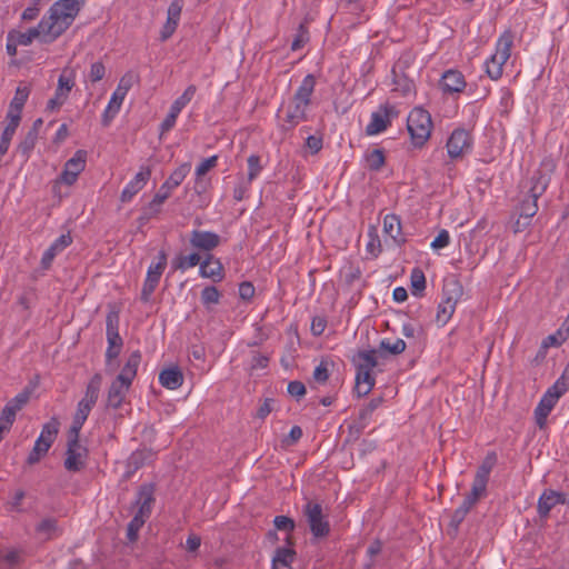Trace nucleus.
I'll return each instance as SVG.
<instances>
[{"label": "nucleus", "mask_w": 569, "mask_h": 569, "mask_svg": "<svg viewBox=\"0 0 569 569\" xmlns=\"http://www.w3.org/2000/svg\"><path fill=\"white\" fill-rule=\"evenodd\" d=\"M82 2L77 0H58L47 14L42 17L37 27L30 28L27 32L11 30L20 46H30L34 39L41 43L49 44L54 42L64 33L81 10Z\"/></svg>", "instance_id": "f257e3e1"}, {"label": "nucleus", "mask_w": 569, "mask_h": 569, "mask_svg": "<svg viewBox=\"0 0 569 569\" xmlns=\"http://www.w3.org/2000/svg\"><path fill=\"white\" fill-rule=\"evenodd\" d=\"M316 78L307 74L295 92L289 103L283 122L280 124L282 131H290L300 122L307 120V109L311 103V96L315 91Z\"/></svg>", "instance_id": "f03ea898"}, {"label": "nucleus", "mask_w": 569, "mask_h": 569, "mask_svg": "<svg viewBox=\"0 0 569 569\" xmlns=\"http://www.w3.org/2000/svg\"><path fill=\"white\" fill-rule=\"evenodd\" d=\"M356 367L355 391L358 397L367 396L375 387L376 379L372 369L377 367V350H360L352 357Z\"/></svg>", "instance_id": "7ed1b4c3"}, {"label": "nucleus", "mask_w": 569, "mask_h": 569, "mask_svg": "<svg viewBox=\"0 0 569 569\" xmlns=\"http://www.w3.org/2000/svg\"><path fill=\"white\" fill-rule=\"evenodd\" d=\"M102 383V377L100 373H94L92 378L89 380L84 397L78 402L76 413L72 419L71 427L69 431L72 433L79 432L82 429V426L84 425L90 411L92 410L93 406L96 405L100 388Z\"/></svg>", "instance_id": "20e7f679"}, {"label": "nucleus", "mask_w": 569, "mask_h": 569, "mask_svg": "<svg viewBox=\"0 0 569 569\" xmlns=\"http://www.w3.org/2000/svg\"><path fill=\"white\" fill-rule=\"evenodd\" d=\"M513 40V32L506 30L497 41L496 53L486 61V72L492 80H498L502 76L503 64L511 56Z\"/></svg>", "instance_id": "39448f33"}, {"label": "nucleus", "mask_w": 569, "mask_h": 569, "mask_svg": "<svg viewBox=\"0 0 569 569\" xmlns=\"http://www.w3.org/2000/svg\"><path fill=\"white\" fill-rule=\"evenodd\" d=\"M140 77L133 71L126 72L119 80L118 87L111 96V99L102 114V126L108 127L112 119L119 112L121 104L133 84L139 83Z\"/></svg>", "instance_id": "423d86ee"}, {"label": "nucleus", "mask_w": 569, "mask_h": 569, "mask_svg": "<svg viewBox=\"0 0 569 569\" xmlns=\"http://www.w3.org/2000/svg\"><path fill=\"white\" fill-rule=\"evenodd\" d=\"M407 128L412 143L416 147H422L429 139L432 129L430 113L422 108H415L408 116Z\"/></svg>", "instance_id": "0eeeda50"}, {"label": "nucleus", "mask_w": 569, "mask_h": 569, "mask_svg": "<svg viewBox=\"0 0 569 569\" xmlns=\"http://www.w3.org/2000/svg\"><path fill=\"white\" fill-rule=\"evenodd\" d=\"M311 535L317 539H322L330 533V522L328 516L323 512L322 505L316 500L308 499L302 507Z\"/></svg>", "instance_id": "6e6552de"}, {"label": "nucleus", "mask_w": 569, "mask_h": 569, "mask_svg": "<svg viewBox=\"0 0 569 569\" xmlns=\"http://www.w3.org/2000/svg\"><path fill=\"white\" fill-rule=\"evenodd\" d=\"M119 311L110 310L106 317V336L108 348L106 350V366L107 370L112 366V362L119 357L123 340L119 335Z\"/></svg>", "instance_id": "1a4fd4ad"}, {"label": "nucleus", "mask_w": 569, "mask_h": 569, "mask_svg": "<svg viewBox=\"0 0 569 569\" xmlns=\"http://www.w3.org/2000/svg\"><path fill=\"white\" fill-rule=\"evenodd\" d=\"M496 463L497 453L495 451H490L487 453L481 465L478 467L473 478L471 490L466 496V498L469 499L475 505L480 500V498L487 495V485L489 481V476Z\"/></svg>", "instance_id": "9d476101"}, {"label": "nucleus", "mask_w": 569, "mask_h": 569, "mask_svg": "<svg viewBox=\"0 0 569 569\" xmlns=\"http://www.w3.org/2000/svg\"><path fill=\"white\" fill-rule=\"evenodd\" d=\"M80 433L68 431L67 451L63 466L69 472H79L86 467L87 447L80 443Z\"/></svg>", "instance_id": "9b49d317"}, {"label": "nucleus", "mask_w": 569, "mask_h": 569, "mask_svg": "<svg viewBox=\"0 0 569 569\" xmlns=\"http://www.w3.org/2000/svg\"><path fill=\"white\" fill-rule=\"evenodd\" d=\"M156 503V485L146 482L138 487L132 507L140 517L149 519Z\"/></svg>", "instance_id": "f8f14e48"}, {"label": "nucleus", "mask_w": 569, "mask_h": 569, "mask_svg": "<svg viewBox=\"0 0 569 569\" xmlns=\"http://www.w3.org/2000/svg\"><path fill=\"white\" fill-rule=\"evenodd\" d=\"M87 151L79 149L74 154L64 163L63 170L60 173L58 181L67 186H72L79 174L84 170L87 163Z\"/></svg>", "instance_id": "ddd939ff"}, {"label": "nucleus", "mask_w": 569, "mask_h": 569, "mask_svg": "<svg viewBox=\"0 0 569 569\" xmlns=\"http://www.w3.org/2000/svg\"><path fill=\"white\" fill-rule=\"evenodd\" d=\"M398 116L396 108L389 103L379 107L378 111L372 112L371 120L366 127L368 136L378 134L391 124V119Z\"/></svg>", "instance_id": "4468645a"}, {"label": "nucleus", "mask_w": 569, "mask_h": 569, "mask_svg": "<svg viewBox=\"0 0 569 569\" xmlns=\"http://www.w3.org/2000/svg\"><path fill=\"white\" fill-rule=\"evenodd\" d=\"M455 290L449 291L446 287L442 291V300L438 305L436 321L440 326H445L452 317L456 305L458 302L459 297L461 296V288L455 283Z\"/></svg>", "instance_id": "2eb2a0df"}, {"label": "nucleus", "mask_w": 569, "mask_h": 569, "mask_svg": "<svg viewBox=\"0 0 569 569\" xmlns=\"http://www.w3.org/2000/svg\"><path fill=\"white\" fill-rule=\"evenodd\" d=\"M472 138L469 131L465 129H456L447 141L448 156L451 159L461 158L471 149Z\"/></svg>", "instance_id": "dca6fc26"}, {"label": "nucleus", "mask_w": 569, "mask_h": 569, "mask_svg": "<svg viewBox=\"0 0 569 569\" xmlns=\"http://www.w3.org/2000/svg\"><path fill=\"white\" fill-rule=\"evenodd\" d=\"M439 87L446 94L461 93L467 87V81L461 71L448 69L442 73Z\"/></svg>", "instance_id": "f3484780"}, {"label": "nucleus", "mask_w": 569, "mask_h": 569, "mask_svg": "<svg viewBox=\"0 0 569 569\" xmlns=\"http://www.w3.org/2000/svg\"><path fill=\"white\" fill-rule=\"evenodd\" d=\"M190 246L198 251L210 252L216 249L221 238L218 233L204 230H192L189 237Z\"/></svg>", "instance_id": "a211bd4d"}, {"label": "nucleus", "mask_w": 569, "mask_h": 569, "mask_svg": "<svg viewBox=\"0 0 569 569\" xmlns=\"http://www.w3.org/2000/svg\"><path fill=\"white\" fill-rule=\"evenodd\" d=\"M150 177L151 168L149 166H141L139 172L122 190L120 200L129 202L147 184Z\"/></svg>", "instance_id": "6ab92c4d"}, {"label": "nucleus", "mask_w": 569, "mask_h": 569, "mask_svg": "<svg viewBox=\"0 0 569 569\" xmlns=\"http://www.w3.org/2000/svg\"><path fill=\"white\" fill-rule=\"evenodd\" d=\"M287 546L279 547L274 551L272 558V569H292V562L296 558V551L292 548L293 537L287 536L284 539Z\"/></svg>", "instance_id": "aec40b11"}, {"label": "nucleus", "mask_w": 569, "mask_h": 569, "mask_svg": "<svg viewBox=\"0 0 569 569\" xmlns=\"http://www.w3.org/2000/svg\"><path fill=\"white\" fill-rule=\"evenodd\" d=\"M565 503H567L565 493L551 489L545 490L538 500V515L540 518L545 519L549 516V512L553 507Z\"/></svg>", "instance_id": "412c9836"}, {"label": "nucleus", "mask_w": 569, "mask_h": 569, "mask_svg": "<svg viewBox=\"0 0 569 569\" xmlns=\"http://www.w3.org/2000/svg\"><path fill=\"white\" fill-rule=\"evenodd\" d=\"M199 274L202 278L211 279L213 282H220L224 278V268L220 259L209 253L200 263Z\"/></svg>", "instance_id": "4be33fe9"}, {"label": "nucleus", "mask_w": 569, "mask_h": 569, "mask_svg": "<svg viewBox=\"0 0 569 569\" xmlns=\"http://www.w3.org/2000/svg\"><path fill=\"white\" fill-rule=\"evenodd\" d=\"M190 171V164L183 163L180 167H178L170 176L169 178L161 184L159 188V191L157 192L159 196H162L164 200H167L170 196L173 189L179 187L187 174Z\"/></svg>", "instance_id": "5701e85b"}, {"label": "nucleus", "mask_w": 569, "mask_h": 569, "mask_svg": "<svg viewBox=\"0 0 569 569\" xmlns=\"http://www.w3.org/2000/svg\"><path fill=\"white\" fill-rule=\"evenodd\" d=\"M130 387V383L116 378L108 390L107 407L119 409L122 406Z\"/></svg>", "instance_id": "b1692460"}, {"label": "nucleus", "mask_w": 569, "mask_h": 569, "mask_svg": "<svg viewBox=\"0 0 569 569\" xmlns=\"http://www.w3.org/2000/svg\"><path fill=\"white\" fill-rule=\"evenodd\" d=\"M164 269L159 268L151 263L147 271V277L144 279L140 299L142 302H149L152 293L159 284L160 278L163 273Z\"/></svg>", "instance_id": "393cba45"}, {"label": "nucleus", "mask_w": 569, "mask_h": 569, "mask_svg": "<svg viewBox=\"0 0 569 569\" xmlns=\"http://www.w3.org/2000/svg\"><path fill=\"white\" fill-rule=\"evenodd\" d=\"M154 457L156 452L152 449H137L129 456L127 460L128 472H136L147 463L151 462L154 459Z\"/></svg>", "instance_id": "a878e982"}, {"label": "nucleus", "mask_w": 569, "mask_h": 569, "mask_svg": "<svg viewBox=\"0 0 569 569\" xmlns=\"http://www.w3.org/2000/svg\"><path fill=\"white\" fill-rule=\"evenodd\" d=\"M141 357L142 356L139 350H134L133 352H131L124 366L122 367L120 373L116 378L132 385V381L137 376V371L141 362Z\"/></svg>", "instance_id": "bb28decb"}, {"label": "nucleus", "mask_w": 569, "mask_h": 569, "mask_svg": "<svg viewBox=\"0 0 569 569\" xmlns=\"http://www.w3.org/2000/svg\"><path fill=\"white\" fill-rule=\"evenodd\" d=\"M159 382L167 389L176 390L183 383V373L177 366L164 369L159 375Z\"/></svg>", "instance_id": "cd10ccee"}, {"label": "nucleus", "mask_w": 569, "mask_h": 569, "mask_svg": "<svg viewBox=\"0 0 569 569\" xmlns=\"http://www.w3.org/2000/svg\"><path fill=\"white\" fill-rule=\"evenodd\" d=\"M557 400L550 395H543L535 409V418L537 426L542 429L547 423V418L557 405Z\"/></svg>", "instance_id": "c85d7f7f"}, {"label": "nucleus", "mask_w": 569, "mask_h": 569, "mask_svg": "<svg viewBox=\"0 0 569 569\" xmlns=\"http://www.w3.org/2000/svg\"><path fill=\"white\" fill-rule=\"evenodd\" d=\"M383 232L399 246L406 241L401 236V222L397 214L390 213L383 218Z\"/></svg>", "instance_id": "c756f323"}, {"label": "nucleus", "mask_w": 569, "mask_h": 569, "mask_svg": "<svg viewBox=\"0 0 569 569\" xmlns=\"http://www.w3.org/2000/svg\"><path fill=\"white\" fill-rule=\"evenodd\" d=\"M30 90L27 87H18L16 89V93L13 99L11 100L9 104V109L6 116L13 117L17 119H21L22 109L24 107V103L28 100Z\"/></svg>", "instance_id": "7c9ffc66"}, {"label": "nucleus", "mask_w": 569, "mask_h": 569, "mask_svg": "<svg viewBox=\"0 0 569 569\" xmlns=\"http://www.w3.org/2000/svg\"><path fill=\"white\" fill-rule=\"evenodd\" d=\"M59 426L60 422L58 418L52 417L50 421L43 425L41 433L37 440L43 445H47V447H51L59 432Z\"/></svg>", "instance_id": "2f4dec72"}, {"label": "nucleus", "mask_w": 569, "mask_h": 569, "mask_svg": "<svg viewBox=\"0 0 569 569\" xmlns=\"http://www.w3.org/2000/svg\"><path fill=\"white\" fill-rule=\"evenodd\" d=\"M164 199L162 196H159L158 193L154 194L152 200L142 208L141 216L139 217V221L141 223H144L152 218L157 217L161 211V206L164 203Z\"/></svg>", "instance_id": "473e14b6"}, {"label": "nucleus", "mask_w": 569, "mask_h": 569, "mask_svg": "<svg viewBox=\"0 0 569 569\" xmlns=\"http://www.w3.org/2000/svg\"><path fill=\"white\" fill-rule=\"evenodd\" d=\"M74 79V71L72 69L64 68L59 76L56 91L68 98L69 93L76 84Z\"/></svg>", "instance_id": "72a5a7b5"}, {"label": "nucleus", "mask_w": 569, "mask_h": 569, "mask_svg": "<svg viewBox=\"0 0 569 569\" xmlns=\"http://www.w3.org/2000/svg\"><path fill=\"white\" fill-rule=\"evenodd\" d=\"M201 262V256L198 252H192L188 256L179 254L172 260V268L174 270L184 271L200 264Z\"/></svg>", "instance_id": "f704fd0d"}, {"label": "nucleus", "mask_w": 569, "mask_h": 569, "mask_svg": "<svg viewBox=\"0 0 569 569\" xmlns=\"http://www.w3.org/2000/svg\"><path fill=\"white\" fill-rule=\"evenodd\" d=\"M549 181L550 177L548 174L542 173L541 171L535 172V174L531 178L532 184L529 193L532 194L535 198H540L546 191Z\"/></svg>", "instance_id": "c9c22d12"}, {"label": "nucleus", "mask_w": 569, "mask_h": 569, "mask_svg": "<svg viewBox=\"0 0 569 569\" xmlns=\"http://www.w3.org/2000/svg\"><path fill=\"white\" fill-rule=\"evenodd\" d=\"M367 168L371 171H379L386 162L385 152L382 149H372L365 156Z\"/></svg>", "instance_id": "e433bc0d"}, {"label": "nucleus", "mask_w": 569, "mask_h": 569, "mask_svg": "<svg viewBox=\"0 0 569 569\" xmlns=\"http://www.w3.org/2000/svg\"><path fill=\"white\" fill-rule=\"evenodd\" d=\"M539 198H535L532 194L529 193L528 197H526L519 204V214L520 218L528 219L531 221L532 217L538 211V201Z\"/></svg>", "instance_id": "4c0bfd02"}, {"label": "nucleus", "mask_w": 569, "mask_h": 569, "mask_svg": "<svg viewBox=\"0 0 569 569\" xmlns=\"http://www.w3.org/2000/svg\"><path fill=\"white\" fill-rule=\"evenodd\" d=\"M37 532L44 539H51L58 535V522L54 518L42 519L36 527Z\"/></svg>", "instance_id": "58836bf2"}, {"label": "nucleus", "mask_w": 569, "mask_h": 569, "mask_svg": "<svg viewBox=\"0 0 569 569\" xmlns=\"http://www.w3.org/2000/svg\"><path fill=\"white\" fill-rule=\"evenodd\" d=\"M196 92L197 87L194 84L188 86L183 93L172 102L170 109L179 114L181 110L192 100Z\"/></svg>", "instance_id": "ea45409f"}, {"label": "nucleus", "mask_w": 569, "mask_h": 569, "mask_svg": "<svg viewBox=\"0 0 569 569\" xmlns=\"http://www.w3.org/2000/svg\"><path fill=\"white\" fill-rule=\"evenodd\" d=\"M38 137L34 136L33 132H27L23 139L20 141V143L17 147V152L24 158V160H28L32 150L36 147Z\"/></svg>", "instance_id": "a19ab883"}, {"label": "nucleus", "mask_w": 569, "mask_h": 569, "mask_svg": "<svg viewBox=\"0 0 569 569\" xmlns=\"http://www.w3.org/2000/svg\"><path fill=\"white\" fill-rule=\"evenodd\" d=\"M411 293L416 297H421L426 289V277L423 272L416 268L411 272Z\"/></svg>", "instance_id": "79ce46f5"}, {"label": "nucleus", "mask_w": 569, "mask_h": 569, "mask_svg": "<svg viewBox=\"0 0 569 569\" xmlns=\"http://www.w3.org/2000/svg\"><path fill=\"white\" fill-rule=\"evenodd\" d=\"M406 347L407 345L402 339H397L395 342H390L388 339H383L380 341L379 351L398 356L406 350Z\"/></svg>", "instance_id": "37998d69"}, {"label": "nucleus", "mask_w": 569, "mask_h": 569, "mask_svg": "<svg viewBox=\"0 0 569 569\" xmlns=\"http://www.w3.org/2000/svg\"><path fill=\"white\" fill-rule=\"evenodd\" d=\"M148 519L140 517L138 515H134L133 518L130 520V522L127 526V539L130 542L137 541L139 537V531L143 527Z\"/></svg>", "instance_id": "c03bdc74"}, {"label": "nucleus", "mask_w": 569, "mask_h": 569, "mask_svg": "<svg viewBox=\"0 0 569 569\" xmlns=\"http://www.w3.org/2000/svg\"><path fill=\"white\" fill-rule=\"evenodd\" d=\"M221 293L214 286L204 287L200 296L201 302L206 308L219 303Z\"/></svg>", "instance_id": "a18cd8bd"}, {"label": "nucleus", "mask_w": 569, "mask_h": 569, "mask_svg": "<svg viewBox=\"0 0 569 569\" xmlns=\"http://www.w3.org/2000/svg\"><path fill=\"white\" fill-rule=\"evenodd\" d=\"M7 124L1 133L0 141L6 142L8 144L11 143V140L21 122V119H17L13 117L6 116Z\"/></svg>", "instance_id": "49530a36"}, {"label": "nucleus", "mask_w": 569, "mask_h": 569, "mask_svg": "<svg viewBox=\"0 0 569 569\" xmlns=\"http://www.w3.org/2000/svg\"><path fill=\"white\" fill-rule=\"evenodd\" d=\"M30 396L31 391L28 388H26L21 392H19L14 398L8 401L6 407H11V409L14 412H18L28 403Z\"/></svg>", "instance_id": "de8ad7c7"}, {"label": "nucleus", "mask_w": 569, "mask_h": 569, "mask_svg": "<svg viewBox=\"0 0 569 569\" xmlns=\"http://www.w3.org/2000/svg\"><path fill=\"white\" fill-rule=\"evenodd\" d=\"M50 447H47V445L41 443L40 441L36 440L33 449L30 451L27 463L32 466L40 461L42 457L47 455Z\"/></svg>", "instance_id": "09e8293b"}, {"label": "nucleus", "mask_w": 569, "mask_h": 569, "mask_svg": "<svg viewBox=\"0 0 569 569\" xmlns=\"http://www.w3.org/2000/svg\"><path fill=\"white\" fill-rule=\"evenodd\" d=\"M273 526L276 530L286 531L288 536H292L296 528V522L292 518L288 516H276L273 519Z\"/></svg>", "instance_id": "8fccbe9b"}, {"label": "nucleus", "mask_w": 569, "mask_h": 569, "mask_svg": "<svg viewBox=\"0 0 569 569\" xmlns=\"http://www.w3.org/2000/svg\"><path fill=\"white\" fill-rule=\"evenodd\" d=\"M309 41V31L308 28L300 23L297 30V33L295 36V39L291 43V50L297 51L301 49L307 42Z\"/></svg>", "instance_id": "3c124183"}, {"label": "nucleus", "mask_w": 569, "mask_h": 569, "mask_svg": "<svg viewBox=\"0 0 569 569\" xmlns=\"http://www.w3.org/2000/svg\"><path fill=\"white\" fill-rule=\"evenodd\" d=\"M393 74V83L396 84L395 90L400 91L402 94H407L411 91L413 87V82L409 80L407 77H399L396 72V69H392Z\"/></svg>", "instance_id": "603ef678"}, {"label": "nucleus", "mask_w": 569, "mask_h": 569, "mask_svg": "<svg viewBox=\"0 0 569 569\" xmlns=\"http://www.w3.org/2000/svg\"><path fill=\"white\" fill-rule=\"evenodd\" d=\"M248 180L251 182L253 179L258 177L262 167L260 166V157L257 154H251L248 160Z\"/></svg>", "instance_id": "864d4df0"}, {"label": "nucleus", "mask_w": 569, "mask_h": 569, "mask_svg": "<svg viewBox=\"0 0 569 569\" xmlns=\"http://www.w3.org/2000/svg\"><path fill=\"white\" fill-rule=\"evenodd\" d=\"M16 415H17V412H14L11 409V407L4 406V408L2 409L1 415H0V427L3 430L9 431L16 420Z\"/></svg>", "instance_id": "5fc2aeb1"}, {"label": "nucleus", "mask_w": 569, "mask_h": 569, "mask_svg": "<svg viewBox=\"0 0 569 569\" xmlns=\"http://www.w3.org/2000/svg\"><path fill=\"white\" fill-rule=\"evenodd\" d=\"M568 390V385L558 378L556 382L550 388H548V390L545 393L550 395L551 398L558 401L559 398L563 396Z\"/></svg>", "instance_id": "6e6d98bb"}, {"label": "nucleus", "mask_w": 569, "mask_h": 569, "mask_svg": "<svg viewBox=\"0 0 569 569\" xmlns=\"http://www.w3.org/2000/svg\"><path fill=\"white\" fill-rule=\"evenodd\" d=\"M106 67L101 61L93 62L90 67L89 79L91 82H98L103 79Z\"/></svg>", "instance_id": "4d7b16f0"}, {"label": "nucleus", "mask_w": 569, "mask_h": 569, "mask_svg": "<svg viewBox=\"0 0 569 569\" xmlns=\"http://www.w3.org/2000/svg\"><path fill=\"white\" fill-rule=\"evenodd\" d=\"M218 156L209 157L204 160H202L198 167L196 168V174L198 178L206 174L209 170L214 168L217 166Z\"/></svg>", "instance_id": "13d9d810"}, {"label": "nucleus", "mask_w": 569, "mask_h": 569, "mask_svg": "<svg viewBox=\"0 0 569 569\" xmlns=\"http://www.w3.org/2000/svg\"><path fill=\"white\" fill-rule=\"evenodd\" d=\"M303 432L301 427L293 426L289 432V435L282 440V445L284 447H291L296 445L302 437Z\"/></svg>", "instance_id": "bf43d9fd"}, {"label": "nucleus", "mask_w": 569, "mask_h": 569, "mask_svg": "<svg viewBox=\"0 0 569 569\" xmlns=\"http://www.w3.org/2000/svg\"><path fill=\"white\" fill-rule=\"evenodd\" d=\"M178 116L179 114L171 109L169 110L167 117L160 123V137L174 127Z\"/></svg>", "instance_id": "052dcab7"}, {"label": "nucleus", "mask_w": 569, "mask_h": 569, "mask_svg": "<svg viewBox=\"0 0 569 569\" xmlns=\"http://www.w3.org/2000/svg\"><path fill=\"white\" fill-rule=\"evenodd\" d=\"M450 243V236L446 229H442L431 242V248L435 250L442 249Z\"/></svg>", "instance_id": "680f3d73"}, {"label": "nucleus", "mask_w": 569, "mask_h": 569, "mask_svg": "<svg viewBox=\"0 0 569 569\" xmlns=\"http://www.w3.org/2000/svg\"><path fill=\"white\" fill-rule=\"evenodd\" d=\"M313 379L319 383H325L329 379L327 361L322 360L313 371Z\"/></svg>", "instance_id": "e2e57ef3"}, {"label": "nucleus", "mask_w": 569, "mask_h": 569, "mask_svg": "<svg viewBox=\"0 0 569 569\" xmlns=\"http://www.w3.org/2000/svg\"><path fill=\"white\" fill-rule=\"evenodd\" d=\"M269 363V357L266 355H262L260 352H253L250 369L257 370V369H264L268 367Z\"/></svg>", "instance_id": "0e129e2a"}, {"label": "nucleus", "mask_w": 569, "mask_h": 569, "mask_svg": "<svg viewBox=\"0 0 569 569\" xmlns=\"http://www.w3.org/2000/svg\"><path fill=\"white\" fill-rule=\"evenodd\" d=\"M254 287L249 281H243L239 284V297L242 300L249 301L254 296Z\"/></svg>", "instance_id": "69168bd1"}, {"label": "nucleus", "mask_w": 569, "mask_h": 569, "mask_svg": "<svg viewBox=\"0 0 569 569\" xmlns=\"http://www.w3.org/2000/svg\"><path fill=\"white\" fill-rule=\"evenodd\" d=\"M327 327V320L323 317H315L311 321V332L313 336H321Z\"/></svg>", "instance_id": "338daca9"}, {"label": "nucleus", "mask_w": 569, "mask_h": 569, "mask_svg": "<svg viewBox=\"0 0 569 569\" xmlns=\"http://www.w3.org/2000/svg\"><path fill=\"white\" fill-rule=\"evenodd\" d=\"M41 11V8L39 6V3H34L32 2L31 6H29L28 8H26L21 14V19L24 20V21H31V20H34L39 13Z\"/></svg>", "instance_id": "774afa93"}]
</instances>
